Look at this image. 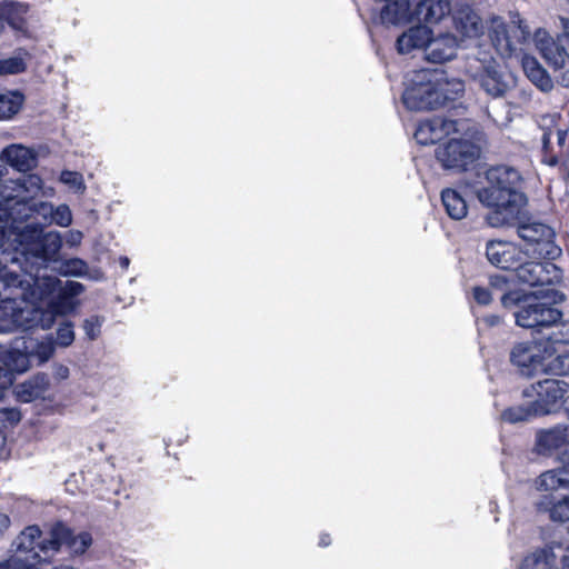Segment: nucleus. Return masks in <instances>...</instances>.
<instances>
[{
    "instance_id": "nucleus-1",
    "label": "nucleus",
    "mask_w": 569,
    "mask_h": 569,
    "mask_svg": "<svg viewBox=\"0 0 569 569\" xmlns=\"http://www.w3.org/2000/svg\"><path fill=\"white\" fill-rule=\"evenodd\" d=\"M62 246L58 231L44 232L34 224L16 226L0 231V300L8 307L14 298H27L28 287L36 279L23 264L29 256L42 261L53 259Z\"/></svg>"
},
{
    "instance_id": "nucleus-2",
    "label": "nucleus",
    "mask_w": 569,
    "mask_h": 569,
    "mask_svg": "<svg viewBox=\"0 0 569 569\" xmlns=\"http://www.w3.org/2000/svg\"><path fill=\"white\" fill-rule=\"evenodd\" d=\"M82 291L83 286L80 282L67 281L60 287V281L56 277L36 274V279L28 287L27 298H14L6 308L0 300V333L34 327L50 329L57 317L73 311V298Z\"/></svg>"
},
{
    "instance_id": "nucleus-3",
    "label": "nucleus",
    "mask_w": 569,
    "mask_h": 569,
    "mask_svg": "<svg viewBox=\"0 0 569 569\" xmlns=\"http://www.w3.org/2000/svg\"><path fill=\"white\" fill-rule=\"evenodd\" d=\"M487 186L477 191L479 201L492 209L487 216L491 227L511 224L518 220L527 203L526 196L518 191L519 172L509 167H496L487 171Z\"/></svg>"
},
{
    "instance_id": "nucleus-4",
    "label": "nucleus",
    "mask_w": 569,
    "mask_h": 569,
    "mask_svg": "<svg viewBox=\"0 0 569 569\" xmlns=\"http://www.w3.org/2000/svg\"><path fill=\"white\" fill-rule=\"evenodd\" d=\"M462 92L461 81L449 80L438 70H418L407 78L402 102L410 110H432L455 100Z\"/></svg>"
},
{
    "instance_id": "nucleus-5",
    "label": "nucleus",
    "mask_w": 569,
    "mask_h": 569,
    "mask_svg": "<svg viewBox=\"0 0 569 569\" xmlns=\"http://www.w3.org/2000/svg\"><path fill=\"white\" fill-rule=\"evenodd\" d=\"M56 352L53 337H21L10 346L0 345V391L8 389L14 373H23L31 368L34 360L38 365L49 361Z\"/></svg>"
},
{
    "instance_id": "nucleus-6",
    "label": "nucleus",
    "mask_w": 569,
    "mask_h": 569,
    "mask_svg": "<svg viewBox=\"0 0 569 569\" xmlns=\"http://www.w3.org/2000/svg\"><path fill=\"white\" fill-rule=\"evenodd\" d=\"M43 187L38 174H28L17 180H6L0 183V231L13 229L19 214V203L33 199Z\"/></svg>"
},
{
    "instance_id": "nucleus-7",
    "label": "nucleus",
    "mask_w": 569,
    "mask_h": 569,
    "mask_svg": "<svg viewBox=\"0 0 569 569\" xmlns=\"http://www.w3.org/2000/svg\"><path fill=\"white\" fill-rule=\"evenodd\" d=\"M467 72L479 87L492 98H501L512 90L516 77L502 68L493 58H472L467 63Z\"/></svg>"
},
{
    "instance_id": "nucleus-8",
    "label": "nucleus",
    "mask_w": 569,
    "mask_h": 569,
    "mask_svg": "<svg viewBox=\"0 0 569 569\" xmlns=\"http://www.w3.org/2000/svg\"><path fill=\"white\" fill-rule=\"evenodd\" d=\"M548 300V298H546ZM551 300L542 301L541 298L535 296L519 300L517 293H505L501 298L503 307L508 308L520 303L516 311V323L522 328L529 329H548L561 318V312L551 306Z\"/></svg>"
},
{
    "instance_id": "nucleus-9",
    "label": "nucleus",
    "mask_w": 569,
    "mask_h": 569,
    "mask_svg": "<svg viewBox=\"0 0 569 569\" xmlns=\"http://www.w3.org/2000/svg\"><path fill=\"white\" fill-rule=\"evenodd\" d=\"M516 278L519 282L530 287H547L541 290V298H548L552 303L563 299L562 293L552 286L560 281L561 270L552 262L526 261V258L516 267Z\"/></svg>"
},
{
    "instance_id": "nucleus-10",
    "label": "nucleus",
    "mask_w": 569,
    "mask_h": 569,
    "mask_svg": "<svg viewBox=\"0 0 569 569\" xmlns=\"http://www.w3.org/2000/svg\"><path fill=\"white\" fill-rule=\"evenodd\" d=\"M477 129L471 121L470 133L451 134L448 141L436 151L438 161L445 169L465 170L479 154L478 147L473 143Z\"/></svg>"
},
{
    "instance_id": "nucleus-11",
    "label": "nucleus",
    "mask_w": 569,
    "mask_h": 569,
    "mask_svg": "<svg viewBox=\"0 0 569 569\" xmlns=\"http://www.w3.org/2000/svg\"><path fill=\"white\" fill-rule=\"evenodd\" d=\"M519 237L527 242L528 256L555 260L561 254V249L555 243V231L551 227L538 222H523L518 227Z\"/></svg>"
},
{
    "instance_id": "nucleus-12",
    "label": "nucleus",
    "mask_w": 569,
    "mask_h": 569,
    "mask_svg": "<svg viewBox=\"0 0 569 569\" xmlns=\"http://www.w3.org/2000/svg\"><path fill=\"white\" fill-rule=\"evenodd\" d=\"M565 38L558 36L555 40L546 30L535 32L533 41L537 50L546 62L556 72L557 81L565 88H569V51L562 44Z\"/></svg>"
},
{
    "instance_id": "nucleus-13",
    "label": "nucleus",
    "mask_w": 569,
    "mask_h": 569,
    "mask_svg": "<svg viewBox=\"0 0 569 569\" xmlns=\"http://www.w3.org/2000/svg\"><path fill=\"white\" fill-rule=\"evenodd\" d=\"M569 392L568 383L557 379H545L523 391L537 416H545L558 410L565 396Z\"/></svg>"
},
{
    "instance_id": "nucleus-14",
    "label": "nucleus",
    "mask_w": 569,
    "mask_h": 569,
    "mask_svg": "<svg viewBox=\"0 0 569 569\" xmlns=\"http://www.w3.org/2000/svg\"><path fill=\"white\" fill-rule=\"evenodd\" d=\"M471 121L468 119L452 120L433 117L421 121L416 131L415 139L419 144L428 146L449 138L451 134H469Z\"/></svg>"
},
{
    "instance_id": "nucleus-15",
    "label": "nucleus",
    "mask_w": 569,
    "mask_h": 569,
    "mask_svg": "<svg viewBox=\"0 0 569 569\" xmlns=\"http://www.w3.org/2000/svg\"><path fill=\"white\" fill-rule=\"evenodd\" d=\"M91 543L92 538L90 533L80 532L73 536L69 528L58 523L48 532V538L39 547L44 558H51L62 547H66L71 553L82 555Z\"/></svg>"
},
{
    "instance_id": "nucleus-16",
    "label": "nucleus",
    "mask_w": 569,
    "mask_h": 569,
    "mask_svg": "<svg viewBox=\"0 0 569 569\" xmlns=\"http://www.w3.org/2000/svg\"><path fill=\"white\" fill-rule=\"evenodd\" d=\"M556 353V348L539 339L517 343L511 350L510 359L523 375L530 376L542 366L543 361L552 358Z\"/></svg>"
},
{
    "instance_id": "nucleus-17",
    "label": "nucleus",
    "mask_w": 569,
    "mask_h": 569,
    "mask_svg": "<svg viewBox=\"0 0 569 569\" xmlns=\"http://www.w3.org/2000/svg\"><path fill=\"white\" fill-rule=\"evenodd\" d=\"M47 538L48 535L42 537L37 526H29L14 539L12 543L13 555L22 557V563H27L30 568H46L42 562L50 558H44L39 545Z\"/></svg>"
},
{
    "instance_id": "nucleus-18",
    "label": "nucleus",
    "mask_w": 569,
    "mask_h": 569,
    "mask_svg": "<svg viewBox=\"0 0 569 569\" xmlns=\"http://www.w3.org/2000/svg\"><path fill=\"white\" fill-rule=\"evenodd\" d=\"M528 36L529 30L521 23L508 27L501 18L495 17L490 20L489 37L497 52L502 57H510L516 50L513 37L526 40Z\"/></svg>"
},
{
    "instance_id": "nucleus-19",
    "label": "nucleus",
    "mask_w": 569,
    "mask_h": 569,
    "mask_svg": "<svg viewBox=\"0 0 569 569\" xmlns=\"http://www.w3.org/2000/svg\"><path fill=\"white\" fill-rule=\"evenodd\" d=\"M486 254L489 262L501 269H513L528 257L517 244L509 241L493 240L487 243Z\"/></svg>"
},
{
    "instance_id": "nucleus-20",
    "label": "nucleus",
    "mask_w": 569,
    "mask_h": 569,
    "mask_svg": "<svg viewBox=\"0 0 569 569\" xmlns=\"http://www.w3.org/2000/svg\"><path fill=\"white\" fill-rule=\"evenodd\" d=\"M373 3L379 21L385 26L407 24L415 17L410 0H373Z\"/></svg>"
},
{
    "instance_id": "nucleus-21",
    "label": "nucleus",
    "mask_w": 569,
    "mask_h": 569,
    "mask_svg": "<svg viewBox=\"0 0 569 569\" xmlns=\"http://www.w3.org/2000/svg\"><path fill=\"white\" fill-rule=\"evenodd\" d=\"M30 6L27 2L16 0L0 1V21L7 23L18 36L30 38L27 14Z\"/></svg>"
},
{
    "instance_id": "nucleus-22",
    "label": "nucleus",
    "mask_w": 569,
    "mask_h": 569,
    "mask_svg": "<svg viewBox=\"0 0 569 569\" xmlns=\"http://www.w3.org/2000/svg\"><path fill=\"white\" fill-rule=\"evenodd\" d=\"M431 40V30L426 24H417L405 30L396 41V49L400 54H408L415 50L428 48Z\"/></svg>"
},
{
    "instance_id": "nucleus-23",
    "label": "nucleus",
    "mask_w": 569,
    "mask_h": 569,
    "mask_svg": "<svg viewBox=\"0 0 569 569\" xmlns=\"http://www.w3.org/2000/svg\"><path fill=\"white\" fill-rule=\"evenodd\" d=\"M459 41L452 33L445 32L438 36L431 33V40L426 49V58L433 63L451 60L458 50Z\"/></svg>"
},
{
    "instance_id": "nucleus-24",
    "label": "nucleus",
    "mask_w": 569,
    "mask_h": 569,
    "mask_svg": "<svg viewBox=\"0 0 569 569\" xmlns=\"http://www.w3.org/2000/svg\"><path fill=\"white\" fill-rule=\"evenodd\" d=\"M566 552L560 543L552 542L545 548L537 549L527 555L521 561L519 569H556V559ZM563 565V562L561 561ZM562 569L565 567L562 566Z\"/></svg>"
},
{
    "instance_id": "nucleus-25",
    "label": "nucleus",
    "mask_w": 569,
    "mask_h": 569,
    "mask_svg": "<svg viewBox=\"0 0 569 569\" xmlns=\"http://www.w3.org/2000/svg\"><path fill=\"white\" fill-rule=\"evenodd\" d=\"M0 160L20 172H26L37 166V152L30 147L13 143L1 151Z\"/></svg>"
},
{
    "instance_id": "nucleus-26",
    "label": "nucleus",
    "mask_w": 569,
    "mask_h": 569,
    "mask_svg": "<svg viewBox=\"0 0 569 569\" xmlns=\"http://www.w3.org/2000/svg\"><path fill=\"white\" fill-rule=\"evenodd\" d=\"M537 447L541 453H550L560 449L569 453V422L541 430L537 435Z\"/></svg>"
},
{
    "instance_id": "nucleus-27",
    "label": "nucleus",
    "mask_w": 569,
    "mask_h": 569,
    "mask_svg": "<svg viewBox=\"0 0 569 569\" xmlns=\"http://www.w3.org/2000/svg\"><path fill=\"white\" fill-rule=\"evenodd\" d=\"M413 11L419 20L436 24L450 13V3L448 0H421Z\"/></svg>"
},
{
    "instance_id": "nucleus-28",
    "label": "nucleus",
    "mask_w": 569,
    "mask_h": 569,
    "mask_svg": "<svg viewBox=\"0 0 569 569\" xmlns=\"http://www.w3.org/2000/svg\"><path fill=\"white\" fill-rule=\"evenodd\" d=\"M19 206V214L16 218L14 226H24V221L33 214L40 217L47 226L51 224L53 203L46 201L36 202L33 199H30L27 202H20Z\"/></svg>"
},
{
    "instance_id": "nucleus-29",
    "label": "nucleus",
    "mask_w": 569,
    "mask_h": 569,
    "mask_svg": "<svg viewBox=\"0 0 569 569\" xmlns=\"http://www.w3.org/2000/svg\"><path fill=\"white\" fill-rule=\"evenodd\" d=\"M522 68L527 78L541 91L548 92L553 88V82L546 69L531 56H523Z\"/></svg>"
},
{
    "instance_id": "nucleus-30",
    "label": "nucleus",
    "mask_w": 569,
    "mask_h": 569,
    "mask_svg": "<svg viewBox=\"0 0 569 569\" xmlns=\"http://www.w3.org/2000/svg\"><path fill=\"white\" fill-rule=\"evenodd\" d=\"M49 381L44 375H37L16 387V396L21 402H31L48 390Z\"/></svg>"
},
{
    "instance_id": "nucleus-31",
    "label": "nucleus",
    "mask_w": 569,
    "mask_h": 569,
    "mask_svg": "<svg viewBox=\"0 0 569 569\" xmlns=\"http://www.w3.org/2000/svg\"><path fill=\"white\" fill-rule=\"evenodd\" d=\"M453 20L456 29L467 38H476L483 32L481 19L472 10H462Z\"/></svg>"
},
{
    "instance_id": "nucleus-32",
    "label": "nucleus",
    "mask_w": 569,
    "mask_h": 569,
    "mask_svg": "<svg viewBox=\"0 0 569 569\" xmlns=\"http://www.w3.org/2000/svg\"><path fill=\"white\" fill-rule=\"evenodd\" d=\"M442 204L447 214L453 220H461L467 216L468 206L463 196L456 189H446L441 192Z\"/></svg>"
},
{
    "instance_id": "nucleus-33",
    "label": "nucleus",
    "mask_w": 569,
    "mask_h": 569,
    "mask_svg": "<svg viewBox=\"0 0 569 569\" xmlns=\"http://www.w3.org/2000/svg\"><path fill=\"white\" fill-rule=\"evenodd\" d=\"M30 58L31 56L26 49H17L11 57L0 60V76H12L24 72Z\"/></svg>"
},
{
    "instance_id": "nucleus-34",
    "label": "nucleus",
    "mask_w": 569,
    "mask_h": 569,
    "mask_svg": "<svg viewBox=\"0 0 569 569\" xmlns=\"http://www.w3.org/2000/svg\"><path fill=\"white\" fill-rule=\"evenodd\" d=\"M24 103L20 91H8L0 94V120H9L16 116Z\"/></svg>"
},
{
    "instance_id": "nucleus-35",
    "label": "nucleus",
    "mask_w": 569,
    "mask_h": 569,
    "mask_svg": "<svg viewBox=\"0 0 569 569\" xmlns=\"http://www.w3.org/2000/svg\"><path fill=\"white\" fill-rule=\"evenodd\" d=\"M537 485L538 489L546 491L567 487L569 486V471L565 469L548 470L540 475Z\"/></svg>"
},
{
    "instance_id": "nucleus-36",
    "label": "nucleus",
    "mask_w": 569,
    "mask_h": 569,
    "mask_svg": "<svg viewBox=\"0 0 569 569\" xmlns=\"http://www.w3.org/2000/svg\"><path fill=\"white\" fill-rule=\"evenodd\" d=\"M550 333L541 338L558 350L559 345L569 343V321L555 322L551 327Z\"/></svg>"
},
{
    "instance_id": "nucleus-37",
    "label": "nucleus",
    "mask_w": 569,
    "mask_h": 569,
    "mask_svg": "<svg viewBox=\"0 0 569 569\" xmlns=\"http://www.w3.org/2000/svg\"><path fill=\"white\" fill-rule=\"evenodd\" d=\"M532 417L538 416L533 413L530 401H528L526 405L508 408L501 413V419L510 423L527 421Z\"/></svg>"
},
{
    "instance_id": "nucleus-38",
    "label": "nucleus",
    "mask_w": 569,
    "mask_h": 569,
    "mask_svg": "<svg viewBox=\"0 0 569 569\" xmlns=\"http://www.w3.org/2000/svg\"><path fill=\"white\" fill-rule=\"evenodd\" d=\"M76 338L73 323L71 321H62L59 323L56 332V339H53L54 348H68L70 347Z\"/></svg>"
},
{
    "instance_id": "nucleus-39",
    "label": "nucleus",
    "mask_w": 569,
    "mask_h": 569,
    "mask_svg": "<svg viewBox=\"0 0 569 569\" xmlns=\"http://www.w3.org/2000/svg\"><path fill=\"white\" fill-rule=\"evenodd\" d=\"M59 180L70 190L79 194L84 193L87 189L82 174L77 171L63 170L60 173Z\"/></svg>"
},
{
    "instance_id": "nucleus-40",
    "label": "nucleus",
    "mask_w": 569,
    "mask_h": 569,
    "mask_svg": "<svg viewBox=\"0 0 569 569\" xmlns=\"http://www.w3.org/2000/svg\"><path fill=\"white\" fill-rule=\"evenodd\" d=\"M72 223V211L66 203L54 206L51 218V224L67 228Z\"/></svg>"
},
{
    "instance_id": "nucleus-41",
    "label": "nucleus",
    "mask_w": 569,
    "mask_h": 569,
    "mask_svg": "<svg viewBox=\"0 0 569 569\" xmlns=\"http://www.w3.org/2000/svg\"><path fill=\"white\" fill-rule=\"evenodd\" d=\"M21 419L20 411L16 408L0 409V443L3 442L4 437L2 430L17 425Z\"/></svg>"
},
{
    "instance_id": "nucleus-42",
    "label": "nucleus",
    "mask_w": 569,
    "mask_h": 569,
    "mask_svg": "<svg viewBox=\"0 0 569 569\" xmlns=\"http://www.w3.org/2000/svg\"><path fill=\"white\" fill-rule=\"evenodd\" d=\"M548 368L557 375H569V349L552 358Z\"/></svg>"
},
{
    "instance_id": "nucleus-43",
    "label": "nucleus",
    "mask_w": 569,
    "mask_h": 569,
    "mask_svg": "<svg viewBox=\"0 0 569 569\" xmlns=\"http://www.w3.org/2000/svg\"><path fill=\"white\" fill-rule=\"evenodd\" d=\"M87 269V263L78 258L70 259L62 264V272L68 276H83Z\"/></svg>"
},
{
    "instance_id": "nucleus-44",
    "label": "nucleus",
    "mask_w": 569,
    "mask_h": 569,
    "mask_svg": "<svg viewBox=\"0 0 569 569\" xmlns=\"http://www.w3.org/2000/svg\"><path fill=\"white\" fill-rule=\"evenodd\" d=\"M101 325L102 320L97 316H92L83 321V330L90 340L98 338Z\"/></svg>"
},
{
    "instance_id": "nucleus-45",
    "label": "nucleus",
    "mask_w": 569,
    "mask_h": 569,
    "mask_svg": "<svg viewBox=\"0 0 569 569\" xmlns=\"http://www.w3.org/2000/svg\"><path fill=\"white\" fill-rule=\"evenodd\" d=\"M0 569H48V568H30L27 563H22V557L12 555L8 560L0 563Z\"/></svg>"
},
{
    "instance_id": "nucleus-46",
    "label": "nucleus",
    "mask_w": 569,
    "mask_h": 569,
    "mask_svg": "<svg viewBox=\"0 0 569 569\" xmlns=\"http://www.w3.org/2000/svg\"><path fill=\"white\" fill-rule=\"evenodd\" d=\"M472 293L475 300L480 305H488L492 299V295L487 288L475 287Z\"/></svg>"
},
{
    "instance_id": "nucleus-47",
    "label": "nucleus",
    "mask_w": 569,
    "mask_h": 569,
    "mask_svg": "<svg viewBox=\"0 0 569 569\" xmlns=\"http://www.w3.org/2000/svg\"><path fill=\"white\" fill-rule=\"evenodd\" d=\"M52 376L56 380L62 381L69 378L70 370L62 363H54L52 367Z\"/></svg>"
},
{
    "instance_id": "nucleus-48",
    "label": "nucleus",
    "mask_w": 569,
    "mask_h": 569,
    "mask_svg": "<svg viewBox=\"0 0 569 569\" xmlns=\"http://www.w3.org/2000/svg\"><path fill=\"white\" fill-rule=\"evenodd\" d=\"M83 238V233L79 230H69L66 234V243L70 247H78Z\"/></svg>"
},
{
    "instance_id": "nucleus-49",
    "label": "nucleus",
    "mask_w": 569,
    "mask_h": 569,
    "mask_svg": "<svg viewBox=\"0 0 569 569\" xmlns=\"http://www.w3.org/2000/svg\"><path fill=\"white\" fill-rule=\"evenodd\" d=\"M10 525V517L7 513L0 512V537L9 529Z\"/></svg>"
},
{
    "instance_id": "nucleus-50",
    "label": "nucleus",
    "mask_w": 569,
    "mask_h": 569,
    "mask_svg": "<svg viewBox=\"0 0 569 569\" xmlns=\"http://www.w3.org/2000/svg\"><path fill=\"white\" fill-rule=\"evenodd\" d=\"M561 27V34L565 40L569 43V18L561 17L559 19Z\"/></svg>"
},
{
    "instance_id": "nucleus-51",
    "label": "nucleus",
    "mask_w": 569,
    "mask_h": 569,
    "mask_svg": "<svg viewBox=\"0 0 569 569\" xmlns=\"http://www.w3.org/2000/svg\"><path fill=\"white\" fill-rule=\"evenodd\" d=\"M490 284H491L492 288L503 289V287L506 284V280L501 276H493L490 279Z\"/></svg>"
},
{
    "instance_id": "nucleus-52",
    "label": "nucleus",
    "mask_w": 569,
    "mask_h": 569,
    "mask_svg": "<svg viewBox=\"0 0 569 569\" xmlns=\"http://www.w3.org/2000/svg\"><path fill=\"white\" fill-rule=\"evenodd\" d=\"M500 321H501L500 317L496 316V315L487 316L482 319V322L489 327L497 326L500 323Z\"/></svg>"
},
{
    "instance_id": "nucleus-53",
    "label": "nucleus",
    "mask_w": 569,
    "mask_h": 569,
    "mask_svg": "<svg viewBox=\"0 0 569 569\" xmlns=\"http://www.w3.org/2000/svg\"><path fill=\"white\" fill-rule=\"evenodd\" d=\"M566 137H567V132L566 131H563V130H558L557 131V139H558L559 146L562 147L565 144Z\"/></svg>"
},
{
    "instance_id": "nucleus-54",
    "label": "nucleus",
    "mask_w": 569,
    "mask_h": 569,
    "mask_svg": "<svg viewBox=\"0 0 569 569\" xmlns=\"http://www.w3.org/2000/svg\"><path fill=\"white\" fill-rule=\"evenodd\" d=\"M320 546L322 547H327L330 545V538L328 535H323L320 537V541H319Z\"/></svg>"
},
{
    "instance_id": "nucleus-55",
    "label": "nucleus",
    "mask_w": 569,
    "mask_h": 569,
    "mask_svg": "<svg viewBox=\"0 0 569 569\" xmlns=\"http://www.w3.org/2000/svg\"><path fill=\"white\" fill-rule=\"evenodd\" d=\"M119 262H120V266L124 269H127L129 267V259L127 257H121Z\"/></svg>"
},
{
    "instance_id": "nucleus-56",
    "label": "nucleus",
    "mask_w": 569,
    "mask_h": 569,
    "mask_svg": "<svg viewBox=\"0 0 569 569\" xmlns=\"http://www.w3.org/2000/svg\"><path fill=\"white\" fill-rule=\"evenodd\" d=\"M53 193V189H50L49 191H43L42 194L48 197V196H51Z\"/></svg>"
},
{
    "instance_id": "nucleus-57",
    "label": "nucleus",
    "mask_w": 569,
    "mask_h": 569,
    "mask_svg": "<svg viewBox=\"0 0 569 569\" xmlns=\"http://www.w3.org/2000/svg\"><path fill=\"white\" fill-rule=\"evenodd\" d=\"M4 29H6L4 24L0 21V34L3 33Z\"/></svg>"
},
{
    "instance_id": "nucleus-58",
    "label": "nucleus",
    "mask_w": 569,
    "mask_h": 569,
    "mask_svg": "<svg viewBox=\"0 0 569 569\" xmlns=\"http://www.w3.org/2000/svg\"><path fill=\"white\" fill-rule=\"evenodd\" d=\"M565 569H569V563H563Z\"/></svg>"
},
{
    "instance_id": "nucleus-59",
    "label": "nucleus",
    "mask_w": 569,
    "mask_h": 569,
    "mask_svg": "<svg viewBox=\"0 0 569 569\" xmlns=\"http://www.w3.org/2000/svg\"><path fill=\"white\" fill-rule=\"evenodd\" d=\"M566 402H569V396L567 397V399L565 400Z\"/></svg>"
},
{
    "instance_id": "nucleus-60",
    "label": "nucleus",
    "mask_w": 569,
    "mask_h": 569,
    "mask_svg": "<svg viewBox=\"0 0 569 569\" xmlns=\"http://www.w3.org/2000/svg\"><path fill=\"white\" fill-rule=\"evenodd\" d=\"M569 3V0H566Z\"/></svg>"
}]
</instances>
